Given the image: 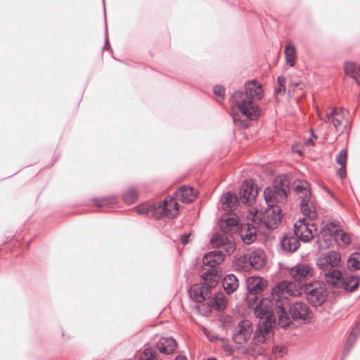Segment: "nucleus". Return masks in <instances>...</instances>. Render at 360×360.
Masks as SVG:
<instances>
[{
  "mask_svg": "<svg viewBox=\"0 0 360 360\" xmlns=\"http://www.w3.org/2000/svg\"><path fill=\"white\" fill-rule=\"evenodd\" d=\"M301 292L295 285L284 281L273 288L271 295V308L273 314H276L278 325L286 328L291 323V319L295 321H307L311 318V311L308 304L303 302L290 304L288 297H296ZM274 319V318L273 317Z\"/></svg>",
  "mask_w": 360,
  "mask_h": 360,
  "instance_id": "obj_1",
  "label": "nucleus"
},
{
  "mask_svg": "<svg viewBox=\"0 0 360 360\" xmlns=\"http://www.w3.org/2000/svg\"><path fill=\"white\" fill-rule=\"evenodd\" d=\"M266 286V281L259 276H252L247 281L248 304L254 308V314L259 319L257 328L253 334L255 345L264 343L270 339L274 323L271 299H261V294Z\"/></svg>",
  "mask_w": 360,
  "mask_h": 360,
  "instance_id": "obj_2",
  "label": "nucleus"
},
{
  "mask_svg": "<svg viewBox=\"0 0 360 360\" xmlns=\"http://www.w3.org/2000/svg\"><path fill=\"white\" fill-rule=\"evenodd\" d=\"M263 96L262 86L255 79L249 80L245 83L244 91L241 90L234 91L231 96V102L233 106L246 118L240 120L236 115H233L234 123L242 128H246L249 120L259 117L261 110L255 102L261 100Z\"/></svg>",
  "mask_w": 360,
  "mask_h": 360,
  "instance_id": "obj_3",
  "label": "nucleus"
},
{
  "mask_svg": "<svg viewBox=\"0 0 360 360\" xmlns=\"http://www.w3.org/2000/svg\"><path fill=\"white\" fill-rule=\"evenodd\" d=\"M210 243L217 250L206 253L202 258V263L204 265L210 266V269L217 271L214 267L224 262L225 255H230L234 252L235 240L231 236L214 234L210 239ZM216 275L218 277L217 271Z\"/></svg>",
  "mask_w": 360,
  "mask_h": 360,
  "instance_id": "obj_4",
  "label": "nucleus"
},
{
  "mask_svg": "<svg viewBox=\"0 0 360 360\" xmlns=\"http://www.w3.org/2000/svg\"><path fill=\"white\" fill-rule=\"evenodd\" d=\"M290 181L286 175L276 178L272 187H267L264 191V198L269 207L274 205L284 206L288 200Z\"/></svg>",
  "mask_w": 360,
  "mask_h": 360,
  "instance_id": "obj_5",
  "label": "nucleus"
},
{
  "mask_svg": "<svg viewBox=\"0 0 360 360\" xmlns=\"http://www.w3.org/2000/svg\"><path fill=\"white\" fill-rule=\"evenodd\" d=\"M201 278L204 281L202 286L200 287L198 285H195L191 288L189 290L191 298L199 303H201L206 300L207 291L209 289L213 288L218 281V278L214 269H207L201 276Z\"/></svg>",
  "mask_w": 360,
  "mask_h": 360,
  "instance_id": "obj_6",
  "label": "nucleus"
},
{
  "mask_svg": "<svg viewBox=\"0 0 360 360\" xmlns=\"http://www.w3.org/2000/svg\"><path fill=\"white\" fill-rule=\"evenodd\" d=\"M295 191L300 199V209L303 214L310 220L316 217L315 207L311 198V191L307 181H301L295 187Z\"/></svg>",
  "mask_w": 360,
  "mask_h": 360,
  "instance_id": "obj_7",
  "label": "nucleus"
},
{
  "mask_svg": "<svg viewBox=\"0 0 360 360\" xmlns=\"http://www.w3.org/2000/svg\"><path fill=\"white\" fill-rule=\"evenodd\" d=\"M340 228L337 222L329 221L321 229L318 236L317 243L321 248H327L339 238Z\"/></svg>",
  "mask_w": 360,
  "mask_h": 360,
  "instance_id": "obj_8",
  "label": "nucleus"
},
{
  "mask_svg": "<svg viewBox=\"0 0 360 360\" xmlns=\"http://www.w3.org/2000/svg\"><path fill=\"white\" fill-rule=\"evenodd\" d=\"M304 292L309 302L314 306H321L327 299L328 292L323 284L314 283L305 284Z\"/></svg>",
  "mask_w": 360,
  "mask_h": 360,
  "instance_id": "obj_9",
  "label": "nucleus"
},
{
  "mask_svg": "<svg viewBox=\"0 0 360 360\" xmlns=\"http://www.w3.org/2000/svg\"><path fill=\"white\" fill-rule=\"evenodd\" d=\"M289 275L296 288H297V286L295 283H297V285L301 288L303 285L305 286V282L313 276L314 269L308 264H299L290 269Z\"/></svg>",
  "mask_w": 360,
  "mask_h": 360,
  "instance_id": "obj_10",
  "label": "nucleus"
},
{
  "mask_svg": "<svg viewBox=\"0 0 360 360\" xmlns=\"http://www.w3.org/2000/svg\"><path fill=\"white\" fill-rule=\"evenodd\" d=\"M252 332V323L248 320H242L234 328L233 340L238 345L245 343L250 339Z\"/></svg>",
  "mask_w": 360,
  "mask_h": 360,
  "instance_id": "obj_11",
  "label": "nucleus"
},
{
  "mask_svg": "<svg viewBox=\"0 0 360 360\" xmlns=\"http://www.w3.org/2000/svg\"><path fill=\"white\" fill-rule=\"evenodd\" d=\"M345 112L347 111L344 108H334L330 112H327L324 122L331 121L338 132L342 134L348 131L347 126L348 122L345 119Z\"/></svg>",
  "mask_w": 360,
  "mask_h": 360,
  "instance_id": "obj_12",
  "label": "nucleus"
},
{
  "mask_svg": "<svg viewBox=\"0 0 360 360\" xmlns=\"http://www.w3.org/2000/svg\"><path fill=\"white\" fill-rule=\"evenodd\" d=\"M314 223H310L309 220L302 218L296 221L294 225V235H295L300 240L307 243L313 238L314 234L311 227H314Z\"/></svg>",
  "mask_w": 360,
  "mask_h": 360,
  "instance_id": "obj_13",
  "label": "nucleus"
},
{
  "mask_svg": "<svg viewBox=\"0 0 360 360\" xmlns=\"http://www.w3.org/2000/svg\"><path fill=\"white\" fill-rule=\"evenodd\" d=\"M283 206L274 205L269 207L264 210L263 213V219L266 227L269 229L275 228L282 219Z\"/></svg>",
  "mask_w": 360,
  "mask_h": 360,
  "instance_id": "obj_14",
  "label": "nucleus"
},
{
  "mask_svg": "<svg viewBox=\"0 0 360 360\" xmlns=\"http://www.w3.org/2000/svg\"><path fill=\"white\" fill-rule=\"evenodd\" d=\"M340 255L336 251H330L321 255L316 264L323 271L332 269L338 266L340 262Z\"/></svg>",
  "mask_w": 360,
  "mask_h": 360,
  "instance_id": "obj_15",
  "label": "nucleus"
},
{
  "mask_svg": "<svg viewBox=\"0 0 360 360\" xmlns=\"http://www.w3.org/2000/svg\"><path fill=\"white\" fill-rule=\"evenodd\" d=\"M158 209L160 210L158 217H167L173 218L178 214L179 205L174 199L171 198L169 200H165L160 203Z\"/></svg>",
  "mask_w": 360,
  "mask_h": 360,
  "instance_id": "obj_16",
  "label": "nucleus"
},
{
  "mask_svg": "<svg viewBox=\"0 0 360 360\" xmlns=\"http://www.w3.org/2000/svg\"><path fill=\"white\" fill-rule=\"evenodd\" d=\"M257 194V189L255 188L252 183L248 181H244L240 192V199L243 202L251 204Z\"/></svg>",
  "mask_w": 360,
  "mask_h": 360,
  "instance_id": "obj_17",
  "label": "nucleus"
},
{
  "mask_svg": "<svg viewBox=\"0 0 360 360\" xmlns=\"http://www.w3.org/2000/svg\"><path fill=\"white\" fill-rule=\"evenodd\" d=\"M238 199L235 193L227 192L221 198V209L227 214H231L238 207Z\"/></svg>",
  "mask_w": 360,
  "mask_h": 360,
  "instance_id": "obj_18",
  "label": "nucleus"
},
{
  "mask_svg": "<svg viewBox=\"0 0 360 360\" xmlns=\"http://www.w3.org/2000/svg\"><path fill=\"white\" fill-rule=\"evenodd\" d=\"M300 239L294 233H289L282 237L281 246L283 250L292 253L299 248L300 245Z\"/></svg>",
  "mask_w": 360,
  "mask_h": 360,
  "instance_id": "obj_19",
  "label": "nucleus"
},
{
  "mask_svg": "<svg viewBox=\"0 0 360 360\" xmlns=\"http://www.w3.org/2000/svg\"><path fill=\"white\" fill-rule=\"evenodd\" d=\"M249 264L251 267L256 269H261L265 264V254L261 249L252 250L248 257Z\"/></svg>",
  "mask_w": 360,
  "mask_h": 360,
  "instance_id": "obj_20",
  "label": "nucleus"
},
{
  "mask_svg": "<svg viewBox=\"0 0 360 360\" xmlns=\"http://www.w3.org/2000/svg\"><path fill=\"white\" fill-rule=\"evenodd\" d=\"M176 342L172 338H162L156 344L157 349L162 354H169L174 352L176 348Z\"/></svg>",
  "mask_w": 360,
  "mask_h": 360,
  "instance_id": "obj_21",
  "label": "nucleus"
},
{
  "mask_svg": "<svg viewBox=\"0 0 360 360\" xmlns=\"http://www.w3.org/2000/svg\"><path fill=\"white\" fill-rule=\"evenodd\" d=\"M323 271L326 283L334 288L340 289V284L342 277L341 271L335 269H330Z\"/></svg>",
  "mask_w": 360,
  "mask_h": 360,
  "instance_id": "obj_22",
  "label": "nucleus"
},
{
  "mask_svg": "<svg viewBox=\"0 0 360 360\" xmlns=\"http://www.w3.org/2000/svg\"><path fill=\"white\" fill-rule=\"evenodd\" d=\"M359 285V278L354 275H347L342 277L340 289L347 292H354Z\"/></svg>",
  "mask_w": 360,
  "mask_h": 360,
  "instance_id": "obj_23",
  "label": "nucleus"
},
{
  "mask_svg": "<svg viewBox=\"0 0 360 360\" xmlns=\"http://www.w3.org/2000/svg\"><path fill=\"white\" fill-rule=\"evenodd\" d=\"M176 195L177 198L183 202H192L196 198V192L193 188L188 186H182L179 188Z\"/></svg>",
  "mask_w": 360,
  "mask_h": 360,
  "instance_id": "obj_24",
  "label": "nucleus"
},
{
  "mask_svg": "<svg viewBox=\"0 0 360 360\" xmlns=\"http://www.w3.org/2000/svg\"><path fill=\"white\" fill-rule=\"evenodd\" d=\"M239 285L238 278L233 274L226 275L222 281V286L227 294L235 292Z\"/></svg>",
  "mask_w": 360,
  "mask_h": 360,
  "instance_id": "obj_25",
  "label": "nucleus"
},
{
  "mask_svg": "<svg viewBox=\"0 0 360 360\" xmlns=\"http://www.w3.org/2000/svg\"><path fill=\"white\" fill-rule=\"evenodd\" d=\"M240 237L244 243L250 245L257 239V229L254 225L247 224L245 229L240 231Z\"/></svg>",
  "mask_w": 360,
  "mask_h": 360,
  "instance_id": "obj_26",
  "label": "nucleus"
},
{
  "mask_svg": "<svg viewBox=\"0 0 360 360\" xmlns=\"http://www.w3.org/2000/svg\"><path fill=\"white\" fill-rule=\"evenodd\" d=\"M237 224L238 221L235 218L228 217L224 219L220 224V229L223 232L221 234L231 236L233 238L231 233L236 229Z\"/></svg>",
  "mask_w": 360,
  "mask_h": 360,
  "instance_id": "obj_27",
  "label": "nucleus"
},
{
  "mask_svg": "<svg viewBox=\"0 0 360 360\" xmlns=\"http://www.w3.org/2000/svg\"><path fill=\"white\" fill-rule=\"evenodd\" d=\"M233 264L235 269L238 271H248L251 267L248 257L245 255H236Z\"/></svg>",
  "mask_w": 360,
  "mask_h": 360,
  "instance_id": "obj_28",
  "label": "nucleus"
},
{
  "mask_svg": "<svg viewBox=\"0 0 360 360\" xmlns=\"http://www.w3.org/2000/svg\"><path fill=\"white\" fill-rule=\"evenodd\" d=\"M284 53L287 64L290 67H293L295 61L296 49L291 41L287 42Z\"/></svg>",
  "mask_w": 360,
  "mask_h": 360,
  "instance_id": "obj_29",
  "label": "nucleus"
},
{
  "mask_svg": "<svg viewBox=\"0 0 360 360\" xmlns=\"http://www.w3.org/2000/svg\"><path fill=\"white\" fill-rule=\"evenodd\" d=\"M212 302L215 309L222 311L226 307L227 298L223 292L219 291L214 294Z\"/></svg>",
  "mask_w": 360,
  "mask_h": 360,
  "instance_id": "obj_30",
  "label": "nucleus"
},
{
  "mask_svg": "<svg viewBox=\"0 0 360 360\" xmlns=\"http://www.w3.org/2000/svg\"><path fill=\"white\" fill-rule=\"evenodd\" d=\"M344 70L347 75L356 79L358 73L360 72V67L354 62L346 61L344 64Z\"/></svg>",
  "mask_w": 360,
  "mask_h": 360,
  "instance_id": "obj_31",
  "label": "nucleus"
},
{
  "mask_svg": "<svg viewBox=\"0 0 360 360\" xmlns=\"http://www.w3.org/2000/svg\"><path fill=\"white\" fill-rule=\"evenodd\" d=\"M138 199V193L135 188L129 187L123 194V201L128 204L134 203Z\"/></svg>",
  "mask_w": 360,
  "mask_h": 360,
  "instance_id": "obj_32",
  "label": "nucleus"
},
{
  "mask_svg": "<svg viewBox=\"0 0 360 360\" xmlns=\"http://www.w3.org/2000/svg\"><path fill=\"white\" fill-rule=\"evenodd\" d=\"M117 197L115 195H110L108 197L96 199L95 200V205L100 209H108L110 205L113 204L116 202Z\"/></svg>",
  "mask_w": 360,
  "mask_h": 360,
  "instance_id": "obj_33",
  "label": "nucleus"
},
{
  "mask_svg": "<svg viewBox=\"0 0 360 360\" xmlns=\"http://www.w3.org/2000/svg\"><path fill=\"white\" fill-rule=\"evenodd\" d=\"M347 265L349 269L352 271L360 269V253H352L347 259Z\"/></svg>",
  "mask_w": 360,
  "mask_h": 360,
  "instance_id": "obj_34",
  "label": "nucleus"
},
{
  "mask_svg": "<svg viewBox=\"0 0 360 360\" xmlns=\"http://www.w3.org/2000/svg\"><path fill=\"white\" fill-rule=\"evenodd\" d=\"M357 336L358 334L357 333H356L355 329H354L349 335L347 341L345 345L344 350L342 352V355L344 356H346L352 349L353 345L355 344L356 341Z\"/></svg>",
  "mask_w": 360,
  "mask_h": 360,
  "instance_id": "obj_35",
  "label": "nucleus"
},
{
  "mask_svg": "<svg viewBox=\"0 0 360 360\" xmlns=\"http://www.w3.org/2000/svg\"><path fill=\"white\" fill-rule=\"evenodd\" d=\"M139 360H158L156 352L150 347L146 348L143 352L139 354Z\"/></svg>",
  "mask_w": 360,
  "mask_h": 360,
  "instance_id": "obj_36",
  "label": "nucleus"
},
{
  "mask_svg": "<svg viewBox=\"0 0 360 360\" xmlns=\"http://www.w3.org/2000/svg\"><path fill=\"white\" fill-rule=\"evenodd\" d=\"M347 153L346 149L342 150L335 158L336 162L340 165H346Z\"/></svg>",
  "mask_w": 360,
  "mask_h": 360,
  "instance_id": "obj_37",
  "label": "nucleus"
},
{
  "mask_svg": "<svg viewBox=\"0 0 360 360\" xmlns=\"http://www.w3.org/2000/svg\"><path fill=\"white\" fill-rule=\"evenodd\" d=\"M272 352L276 358L281 357L286 352V348L284 346H275Z\"/></svg>",
  "mask_w": 360,
  "mask_h": 360,
  "instance_id": "obj_38",
  "label": "nucleus"
},
{
  "mask_svg": "<svg viewBox=\"0 0 360 360\" xmlns=\"http://www.w3.org/2000/svg\"><path fill=\"white\" fill-rule=\"evenodd\" d=\"M277 82L278 84V88L276 90L277 92H285V78L283 76H279L277 78Z\"/></svg>",
  "mask_w": 360,
  "mask_h": 360,
  "instance_id": "obj_39",
  "label": "nucleus"
},
{
  "mask_svg": "<svg viewBox=\"0 0 360 360\" xmlns=\"http://www.w3.org/2000/svg\"><path fill=\"white\" fill-rule=\"evenodd\" d=\"M339 238L344 245H349L351 243L350 236L345 232H342L341 229L340 231Z\"/></svg>",
  "mask_w": 360,
  "mask_h": 360,
  "instance_id": "obj_40",
  "label": "nucleus"
},
{
  "mask_svg": "<svg viewBox=\"0 0 360 360\" xmlns=\"http://www.w3.org/2000/svg\"><path fill=\"white\" fill-rule=\"evenodd\" d=\"M213 92L217 96H223L224 95V88L222 86L217 85L214 87Z\"/></svg>",
  "mask_w": 360,
  "mask_h": 360,
  "instance_id": "obj_41",
  "label": "nucleus"
},
{
  "mask_svg": "<svg viewBox=\"0 0 360 360\" xmlns=\"http://www.w3.org/2000/svg\"><path fill=\"white\" fill-rule=\"evenodd\" d=\"M340 168L337 171V174L340 179H344L346 176V165H340Z\"/></svg>",
  "mask_w": 360,
  "mask_h": 360,
  "instance_id": "obj_42",
  "label": "nucleus"
},
{
  "mask_svg": "<svg viewBox=\"0 0 360 360\" xmlns=\"http://www.w3.org/2000/svg\"><path fill=\"white\" fill-rule=\"evenodd\" d=\"M136 211L139 214H147L148 213V208L146 207H139L136 208Z\"/></svg>",
  "mask_w": 360,
  "mask_h": 360,
  "instance_id": "obj_43",
  "label": "nucleus"
},
{
  "mask_svg": "<svg viewBox=\"0 0 360 360\" xmlns=\"http://www.w3.org/2000/svg\"><path fill=\"white\" fill-rule=\"evenodd\" d=\"M191 233H184L181 236V241L183 245H186L188 242V238L190 237Z\"/></svg>",
  "mask_w": 360,
  "mask_h": 360,
  "instance_id": "obj_44",
  "label": "nucleus"
},
{
  "mask_svg": "<svg viewBox=\"0 0 360 360\" xmlns=\"http://www.w3.org/2000/svg\"><path fill=\"white\" fill-rule=\"evenodd\" d=\"M109 47H110V44H109V41H108V35H107V25L105 24V45H104L103 49H108Z\"/></svg>",
  "mask_w": 360,
  "mask_h": 360,
  "instance_id": "obj_45",
  "label": "nucleus"
},
{
  "mask_svg": "<svg viewBox=\"0 0 360 360\" xmlns=\"http://www.w3.org/2000/svg\"><path fill=\"white\" fill-rule=\"evenodd\" d=\"M210 341H215V340H223L222 338H220L218 335H213L209 338Z\"/></svg>",
  "mask_w": 360,
  "mask_h": 360,
  "instance_id": "obj_46",
  "label": "nucleus"
},
{
  "mask_svg": "<svg viewBox=\"0 0 360 360\" xmlns=\"http://www.w3.org/2000/svg\"><path fill=\"white\" fill-rule=\"evenodd\" d=\"M174 360H187V359L185 356L179 355L175 358Z\"/></svg>",
  "mask_w": 360,
  "mask_h": 360,
  "instance_id": "obj_47",
  "label": "nucleus"
},
{
  "mask_svg": "<svg viewBox=\"0 0 360 360\" xmlns=\"http://www.w3.org/2000/svg\"><path fill=\"white\" fill-rule=\"evenodd\" d=\"M356 84L360 86V72L358 73V75L356 76V79H354Z\"/></svg>",
  "mask_w": 360,
  "mask_h": 360,
  "instance_id": "obj_48",
  "label": "nucleus"
},
{
  "mask_svg": "<svg viewBox=\"0 0 360 360\" xmlns=\"http://www.w3.org/2000/svg\"><path fill=\"white\" fill-rule=\"evenodd\" d=\"M307 145H313V141L311 138H309L307 141Z\"/></svg>",
  "mask_w": 360,
  "mask_h": 360,
  "instance_id": "obj_49",
  "label": "nucleus"
},
{
  "mask_svg": "<svg viewBox=\"0 0 360 360\" xmlns=\"http://www.w3.org/2000/svg\"><path fill=\"white\" fill-rule=\"evenodd\" d=\"M311 137H314V138H315V139H316V138H317L316 136H314V134H311Z\"/></svg>",
  "mask_w": 360,
  "mask_h": 360,
  "instance_id": "obj_50",
  "label": "nucleus"
},
{
  "mask_svg": "<svg viewBox=\"0 0 360 360\" xmlns=\"http://www.w3.org/2000/svg\"><path fill=\"white\" fill-rule=\"evenodd\" d=\"M207 360H216L215 359H207Z\"/></svg>",
  "mask_w": 360,
  "mask_h": 360,
  "instance_id": "obj_51",
  "label": "nucleus"
},
{
  "mask_svg": "<svg viewBox=\"0 0 360 360\" xmlns=\"http://www.w3.org/2000/svg\"><path fill=\"white\" fill-rule=\"evenodd\" d=\"M225 349L228 350V346H226Z\"/></svg>",
  "mask_w": 360,
  "mask_h": 360,
  "instance_id": "obj_52",
  "label": "nucleus"
}]
</instances>
